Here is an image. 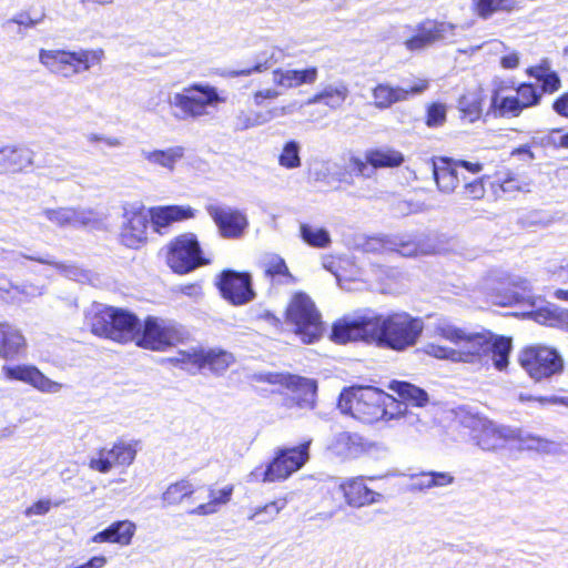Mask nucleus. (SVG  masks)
Wrapping results in <instances>:
<instances>
[{
	"instance_id": "nucleus-49",
	"label": "nucleus",
	"mask_w": 568,
	"mask_h": 568,
	"mask_svg": "<svg viewBox=\"0 0 568 568\" xmlns=\"http://www.w3.org/2000/svg\"><path fill=\"white\" fill-rule=\"evenodd\" d=\"M234 363V356L222 349H212L204 354L203 367L207 366L215 373L225 372Z\"/></svg>"
},
{
	"instance_id": "nucleus-6",
	"label": "nucleus",
	"mask_w": 568,
	"mask_h": 568,
	"mask_svg": "<svg viewBox=\"0 0 568 568\" xmlns=\"http://www.w3.org/2000/svg\"><path fill=\"white\" fill-rule=\"evenodd\" d=\"M285 321L305 344L316 342L324 331L321 313L313 300L303 292H296L291 297L285 311Z\"/></svg>"
},
{
	"instance_id": "nucleus-57",
	"label": "nucleus",
	"mask_w": 568,
	"mask_h": 568,
	"mask_svg": "<svg viewBox=\"0 0 568 568\" xmlns=\"http://www.w3.org/2000/svg\"><path fill=\"white\" fill-rule=\"evenodd\" d=\"M204 353L192 351H181L175 358L176 362L182 364H190L195 367H203Z\"/></svg>"
},
{
	"instance_id": "nucleus-39",
	"label": "nucleus",
	"mask_w": 568,
	"mask_h": 568,
	"mask_svg": "<svg viewBox=\"0 0 568 568\" xmlns=\"http://www.w3.org/2000/svg\"><path fill=\"white\" fill-rule=\"evenodd\" d=\"M513 440H516L518 443V447L521 449L536 450L542 454H552L558 449L555 442L525 433L520 429H516V436Z\"/></svg>"
},
{
	"instance_id": "nucleus-10",
	"label": "nucleus",
	"mask_w": 568,
	"mask_h": 568,
	"mask_svg": "<svg viewBox=\"0 0 568 568\" xmlns=\"http://www.w3.org/2000/svg\"><path fill=\"white\" fill-rule=\"evenodd\" d=\"M460 423L473 433L476 445L484 450H495L504 447L516 436V429L500 426L486 417L477 414L465 413L460 416Z\"/></svg>"
},
{
	"instance_id": "nucleus-35",
	"label": "nucleus",
	"mask_w": 568,
	"mask_h": 568,
	"mask_svg": "<svg viewBox=\"0 0 568 568\" xmlns=\"http://www.w3.org/2000/svg\"><path fill=\"white\" fill-rule=\"evenodd\" d=\"M233 491V485H226L222 488L210 487L209 501L193 508L190 510V514L195 516H209L217 513L222 506H225L231 500Z\"/></svg>"
},
{
	"instance_id": "nucleus-15",
	"label": "nucleus",
	"mask_w": 568,
	"mask_h": 568,
	"mask_svg": "<svg viewBox=\"0 0 568 568\" xmlns=\"http://www.w3.org/2000/svg\"><path fill=\"white\" fill-rule=\"evenodd\" d=\"M260 381L280 385L294 394L291 400L300 408H313L316 400L317 383L315 379L285 373H268L260 376Z\"/></svg>"
},
{
	"instance_id": "nucleus-47",
	"label": "nucleus",
	"mask_w": 568,
	"mask_h": 568,
	"mask_svg": "<svg viewBox=\"0 0 568 568\" xmlns=\"http://www.w3.org/2000/svg\"><path fill=\"white\" fill-rule=\"evenodd\" d=\"M285 506L286 501L284 499L270 501L264 506H258L252 509L247 519L256 524H268L277 517Z\"/></svg>"
},
{
	"instance_id": "nucleus-33",
	"label": "nucleus",
	"mask_w": 568,
	"mask_h": 568,
	"mask_svg": "<svg viewBox=\"0 0 568 568\" xmlns=\"http://www.w3.org/2000/svg\"><path fill=\"white\" fill-rule=\"evenodd\" d=\"M141 156L149 164L174 171L176 163L184 156V148L180 145L165 150H141Z\"/></svg>"
},
{
	"instance_id": "nucleus-30",
	"label": "nucleus",
	"mask_w": 568,
	"mask_h": 568,
	"mask_svg": "<svg viewBox=\"0 0 568 568\" xmlns=\"http://www.w3.org/2000/svg\"><path fill=\"white\" fill-rule=\"evenodd\" d=\"M33 152L27 148L4 146L0 149V172H21L31 166Z\"/></svg>"
},
{
	"instance_id": "nucleus-48",
	"label": "nucleus",
	"mask_w": 568,
	"mask_h": 568,
	"mask_svg": "<svg viewBox=\"0 0 568 568\" xmlns=\"http://www.w3.org/2000/svg\"><path fill=\"white\" fill-rule=\"evenodd\" d=\"M399 414L395 420L403 419L404 424L412 428V430L418 435L427 433L432 428V423L424 419L419 414L408 409L405 403L399 402Z\"/></svg>"
},
{
	"instance_id": "nucleus-22",
	"label": "nucleus",
	"mask_w": 568,
	"mask_h": 568,
	"mask_svg": "<svg viewBox=\"0 0 568 568\" xmlns=\"http://www.w3.org/2000/svg\"><path fill=\"white\" fill-rule=\"evenodd\" d=\"M295 106L296 103H291L283 106H275L267 111H258L254 109L240 110L234 116V128L239 131H245L256 126H262L275 118L292 114Z\"/></svg>"
},
{
	"instance_id": "nucleus-29",
	"label": "nucleus",
	"mask_w": 568,
	"mask_h": 568,
	"mask_svg": "<svg viewBox=\"0 0 568 568\" xmlns=\"http://www.w3.org/2000/svg\"><path fill=\"white\" fill-rule=\"evenodd\" d=\"M329 452L343 459L356 458L365 452L363 438L357 434L342 432L328 445Z\"/></svg>"
},
{
	"instance_id": "nucleus-42",
	"label": "nucleus",
	"mask_w": 568,
	"mask_h": 568,
	"mask_svg": "<svg viewBox=\"0 0 568 568\" xmlns=\"http://www.w3.org/2000/svg\"><path fill=\"white\" fill-rule=\"evenodd\" d=\"M73 69L77 74L89 71L92 67L101 64L104 59V50L97 49H80L71 51Z\"/></svg>"
},
{
	"instance_id": "nucleus-36",
	"label": "nucleus",
	"mask_w": 568,
	"mask_h": 568,
	"mask_svg": "<svg viewBox=\"0 0 568 568\" xmlns=\"http://www.w3.org/2000/svg\"><path fill=\"white\" fill-rule=\"evenodd\" d=\"M388 388L396 393L402 403L415 407H424L429 403V396L423 388L404 381H392Z\"/></svg>"
},
{
	"instance_id": "nucleus-2",
	"label": "nucleus",
	"mask_w": 568,
	"mask_h": 568,
	"mask_svg": "<svg viewBox=\"0 0 568 568\" xmlns=\"http://www.w3.org/2000/svg\"><path fill=\"white\" fill-rule=\"evenodd\" d=\"M338 408L343 414L372 424L379 420L396 419L399 402L392 395L373 386H358L344 389L338 399Z\"/></svg>"
},
{
	"instance_id": "nucleus-58",
	"label": "nucleus",
	"mask_w": 568,
	"mask_h": 568,
	"mask_svg": "<svg viewBox=\"0 0 568 568\" xmlns=\"http://www.w3.org/2000/svg\"><path fill=\"white\" fill-rule=\"evenodd\" d=\"M485 194V186L480 179L465 183L463 187V195L467 199L478 200Z\"/></svg>"
},
{
	"instance_id": "nucleus-63",
	"label": "nucleus",
	"mask_w": 568,
	"mask_h": 568,
	"mask_svg": "<svg viewBox=\"0 0 568 568\" xmlns=\"http://www.w3.org/2000/svg\"><path fill=\"white\" fill-rule=\"evenodd\" d=\"M368 164L369 163L366 161V159L362 160L361 158L357 156H351L348 160L347 168L358 175L368 176V174H366Z\"/></svg>"
},
{
	"instance_id": "nucleus-11",
	"label": "nucleus",
	"mask_w": 568,
	"mask_h": 568,
	"mask_svg": "<svg viewBox=\"0 0 568 568\" xmlns=\"http://www.w3.org/2000/svg\"><path fill=\"white\" fill-rule=\"evenodd\" d=\"M519 364L530 378L536 382L547 379L564 369V359L559 353L551 347L536 345L521 351Z\"/></svg>"
},
{
	"instance_id": "nucleus-55",
	"label": "nucleus",
	"mask_w": 568,
	"mask_h": 568,
	"mask_svg": "<svg viewBox=\"0 0 568 568\" xmlns=\"http://www.w3.org/2000/svg\"><path fill=\"white\" fill-rule=\"evenodd\" d=\"M446 105L442 103H434L428 108L426 124L430 128L440 126L446 121Z\"/></svg>"
},
{
	"instance_id": "nucleus-56",
	"label": "nucleus",
	"mask_w": 568,
	"mask_h": 568,
	"mask_svg": "<svg viewBox=\"0 0 568 568\" xmlns=\"http://www.w3.org/2000/svg\"><path fill=\"white\" fill-rule=\"evenodd\" d=\"M275 61L276 60L274 59V52H272L268 58H265V59L260 58L258 61L252 68L232 71L231 75L232 77H247V75L252 74L253 72H263V71L267 70L271 67V64L274 63Z\"/></svg>"
},
{
	"instance_id": "nucleus-46",
	"label": "nucleus",
	"mask_w": 568,
	"mask_h": 568,
	"mask_svg": "<svg viewBox=\"0 0 568 568\" xmlns=\"http://www.w3.org/2000/svg\"><path fill=\"white\" fill-rule=\"evenodd\" d=\"M194 490V486L190 480L182 479L169 485L161 498L168 506L179 505L184 498L192 496Z\"/></svg>"
},
{
	"instance_id": "nucleus-9",
	"label": "nucleus",
	"mask_w": 568,
	"mask_h": 568,
	"mask_svg": "<svg viewBox=\"0 0 568 568\" xmlns=\"http://www.w3.org/2000/svg\"><path fill=\"white\" fill-rule=\"evenodd\" d=\"M184 338V332L172 320L148 316L139 331L136 345L151 351L163 352Z\"/></svg>"
},
{
	"instance_id": "nucleus-28",
	"label": "nucleus",
	"mask_w": 568,
	"mask_h": 568,
	"mask_svg": "<svg viewBox=\"0 0 568 568\" xmlns=\"http://www.w3.org/2000/svg\"><path fill=\"white\" fill-rule=\"evenodd\" d=\"M39 62L51 73L63 78L77 75L73 69L71 51L65 50H39Z\"/></svg>"
},
{
	"instance_id": "nucleus-26",
	"label": "nucleus",
	"mask_w": 568,
	"mask_h": 568,
	"mask_svg": "<svg viewBox=\"0 0 568 568\" xmlns=\"http://www.w3.org/2000/svg\"><path fill=\"white\" fill-rule=\"evenodd\" d=\"M318 77L316 67L303 70L276 69L271 73L270 81L281 89H292L303 84H313Z\"/></svg>"
},
{
	"instance_id": "nucleus-25",
	"label": "nucleus",
	"mask_w": 568,
	"mask_h": 568,
	"mask_svg": "<svg viewBox=\"0 0 568 568\" xmlns=\"http://www.w3.org/2000/svg\"><path fill=\"white\" fill-rule=\"evenodd\" d=\"M27 349V339L20 328L1 322L0 323V357L3 359H16Z\"/></svg>"
},
{
	"instance_id": "nucleus-12",
	"label": "nucleus",
	"mask_w": 568,
	"mask_h": 568,
	"mask_svg": "<svg viewBox=\"0 0 568 568\" xmlns=\"http://www.w3.org/2000/svg\"><path fill=\"white\" fill-rule=\"evenodd\" d=\"M168 265L178 274H186L209 263L202 256L196 236L185 233L173 240L168 246Z\"/></svg>"
},
{
	"instance_id": "nucleus-62",
	"label": "nucleus",
	"mask_w": 568,
	"mask_h": 568,
	"mask_svg": "<svg viewBox=\"0 0 568 568\" xmlns=\"http://www.w3.org/2000/svg\"><path fill=\"white\" fill-rule=\"evenodd\" d=\"M51 508L50 500H39L26 509V516H42L49 513Z\"/></svg>"
},
{
	"instance_id": "nucleus-52",
	"label": "nucleus",
	"mask_w": 568,
	"mask_h": 568,
	"mask_svg": "<svg viewBox=\"0 0 568 568\" xmlns=\"http://www.w3.org/2000/svg\"><path fill=\"white\" fill-rule=\"evenodd\" d=\"M560 311L561 308L556 306L544 307L532 312L531 317L538 324L558 327L557 315Z\"/></svg>"
},
{
	"instance_id": "nucleus-23",
	"label": "nucleus",
	"mask_w": 568,
	"mask_h": 568,
	"mask_svg": "<svg viewBox=\"0 0 568 568\" xmlns=\"http://www.w3.org/2000/svg\"><path fill=\"white\" fill-rule=\"evenodd\" d=\"M346 504L351 507H364L382 501L383 495L369 489L363 477L343 479L338 485Z\"/></svg>"
},
{
	"instance_id": "nucleus-50",
	"label": "nucleus",
	"mask_w": 568,
	"mask_h": 568,
	"mask_svg": "<svg viewBox=\"0 0 568 568\" xmlns=\"http://www.w3.org/2000/svg\"><path fill=\"white\" fill-rule=\"evenodd\" d=\"M530 74L541 83V89L545 93H554L560 88V79L558 74L548 68H534L530 70Z\"/></svg>"
},
{
	"instance_id": "nucleus-61",
	"label": "nucleus",
	"mask_w": 568,
	"mask_h": 568,
	"mask_svg": "<svg viewBox=\"0 0 568 568\" xmlns=\"http://www.w3.org/2000/svg\"><path fill=\"white\" fill-rule=\"evenodd\" d=\"M507 52L500 59V65L503 69L513 70L519 65V53L515 50H506Z\"/></svg>"
},
{
	"instance_id": "nucleus-53",
	"label": "nucleus",
	"mask_w": 568,
	"mask_h": 568,
	"mask_svg": "<svg viewBox=\"0 0 568 568\" xmlns=\"http://www.w3.org/2000/svg\"><path fill=\"white\" fill-rule=\"evenodd\" d=\"M281 88L273 84V87H260L252 92V101L256 106H261L265 101L276 100L281 94Z\"/></svg>"
},
{
	"instance_id": "nucleus-59",
	"label": "nucleus",
	"mask_w": 568,
	"mask_h": 568,
	"mask_svg": "<svg viewBox=\"0 0 568 568\" xmlns=\"http://www.w3.org/2000/svg\"><path fill=\"white\" fill-rule=\"evenodd\" d=\"M85 140L89 143H103L109 148H120L122 145V140L118 136H106L94 132L87 134Z\"/></svg>"
},
{
	"instance_id": "nucleus-32",
	"label": "nucleus",
	"mask_w": 568,
	"mask_h": 568,
	"mask_svg": "<svg viewBox=\"0 0 568 568\" xmlns=\"http://www.w3.org/2000/svg\"><path fill=\"white\" fill-rule=\"evenodd\" d=\"M349 90L344 81H337L325 85L318 93L313 95L307 103H324L329 109H339L348 98Z\"/></svg>"
},
{
	"instance_id": "nucleus-24",
	"label": "nucleus",
	"mask_w": 568,
	"mask_h": 568,
	"mask_svg": "<svg viewBox=\"0 0 568 568\" xmlns=\"http://www.w3.org/2000/svg\"><path fill=\"white\" fill-rule=\"evenodd\" d=\"M149 216L153 229L162 234L173 223L194 217L195 210L189 205L156 206L151 209Z\"/></svg>"
},
{
	"instance_id": "nucleus-7",
	"label": "nucleus",
	"mask_w": 568,
	"mask_h": 568,
	"mask_svg": "<svg viewBox=\"0 0 568 568\" xmlns=\"http://www.w3.org/2000/svg\"><path fill=\"white\" fill-rule=\"evenodd\" d=\"M541 93L532 84L523 83L511 88L504 82L495 85L490 98V110L496 116L515 118L525 109L539 103Z\"/></svg>"
},
{
	"instance_id": "nucleus-41",
	"label": "nucleus",
	"mask_w": 568,
	"mask_h": 568,
	"mask_svg": "<svg viewBox=\"0 0 568 568\" xmlns=\"http://www.w3.org/2000/svg\"><path fill=\"white\" fill-rule=\"evenodd\" d=\"M483 90L474 88L466 91L458 100V109L470 122L477 120L481 114Z\"/></svg>"
},
{
	"instance_id": "nucleus-37",
	"label": "nucleus",
	"mask_w": 568,
	"mask_h": 568,
	"mask_svg": "<svg viewBox=\"0 0 568 568\" xmlns=\"http://www.w3.org/2000/svg\"><path fill=\"white\" fill-rule=\"evenodd\" d=\"M433 172L438 189L445 193L453 192L460 181L456 165L446 159H442L438 163L435 162Z\"/></svg>"
},
{
	"instance_id": "nucleus-60",
	"label": "nucleus",
	"mask_w": 568,
	"mask_h": 568,
	"mask_svg": "<svg viewBox=\"0 0 568 568\" xmlns=\"http://www.w3.org/2000/svg\"><path fill=\"white\" fill-rule=\"evenodd\" d=\"M412 489L425 490L433 488L432 471L412 476Z\"/></svg>"
},
{
	"instance_id": "nucleus-45",
	"label": "nucleus",
	"mask_w": 568,
	"mask_h": 568,
	"mask_svg": "<svg viewBox=\"0 0 568 568\" xmlns=\"http://www.w3.org/2000/svg\"><path fill=\"white\" fill-rule=\"evenodd\" d=\"M301 143L296 140L286 141L277 156V163L285 170H296L302 166Z\"/></svg>"
},
{
	"instance_id": "nucleus-4",
	"label": "nucleus",
	"mask_w": 568,
	"mask_h": 568,
	"mask_svg": "<svg viewBox=\"0 0 568 568\" xmlns=\"http://www.w3.org/2000/svg\"><path fill=\"white\" fill-rule=\"evenodd\" d=\"M226 97L221 90L207 82H195L172 93L168 103L173 116L178 120H200L213 116L221 105L226 103Z\"/></svg>"
},
{
	"instance_id": "nucleus-18",
	"label": "nucleus",
	"mask_w": 568,
	"mask_h": 568,
	"mask_svg": "<svg viewBox=\"0 0 568 568\" xmlns=\"http://www.w3.org/2000/svg\"><path fill=\"white\" fill-rule=\"evenodd\" d=\"M1 375L11 382H22L45 394H57L63 384L47 377L38 367L29 364L3 365Z\"/></svg>"
},
{
	"instance_id": "nucleus-27",
	"label": "nucleus",
	"mask_w": 568,
	"mask_h": 568,
	"mask_svg": "<svg viewBox=\"0 0 568 568\" xmlns=\"http://www.w3.org/2000/svg\"><path fill=\"white\" fill-rule=\"evenodd\" d=\"M135 531L136 525L133 521L129 519L118 520L93 535L91 540L94 544L111 542L125 547L131 545Z\"/></svg>"
},
{
	"instance_id": "nucleus-64",
	"label": "nucleus",
	"mask_w": 568,
	"mask_h": 568,
	"mask_svg": "<svg viewBox=\"0 0 568 568\" xmlns=\"http://www.w3.org/2000/svg\"><path fill=\"white\" fill-rule=\"evenodd\" d=\"M433 488L446 487L454 483V476L447 471H432Z\"/></svg>"
},
{
	"instance_id": "nucleus-20",
	"label": "nucleus",
	"mask_w": 568,
	"mask_h": 568,
	"mask_svg": "<svg viewBox=\"0 0 568 568\" xmlns=\"http://www.w3.org/2000/svg\"><path fill=\"white\" fill-rule=\"evenodd\" d=\"M219 287L222 296L233 305L246 304L255 296L247 273L224 271L220 276Z\"/></svg>"
},
{
	"instance_id": "nucleus-19",
	"label": "nucleus",
	"mask_w": 568,
	"mask_h": 568,
	"mask_svg": "<svg viewBox=\"0 0 568 568\" xmlns=\"http://www.w3.org/2000/svg\"><path fill=\"white\" fill-rule=\"evenodd\" d=\"M427 88L428 81L425 79H418L408 87L378 83L372 90L373 105L378 110H386L395 103L407 101L410 95L423 93Z\"/></svg>"
},
{
	"instance_id": "nucleus-14",
	"label": "nucleus",
	"mask_w": 568,
	"mask_h": 568,
	"mask_svg": "<svg viewBox=\"0 0 568 568\" xmlns=\"http://www.w3.org/2000/svg\"><path fill=\"white\" fill-rule=\"evenodd\" d=\"M205 211L213 220L221 237L242 239L248 229V219L244 211L222 204H207Z\"/></svg>"
},
{
	"instance_id": "nucleus-40",
	"label": "nucleus",
	"mask_w": 568,
	"mask_h": 568,
	"mask_svg": "<svg viewBox=\"0 0 568 568\" xmlns=\"http://www.w3.org/2000/svg\"><path fill=\"white\" fill-rule=\"evenodd\" d=\"M396 251L403 256L427 255L434 252V246L427 243L424 237H412L403 235L394 243Z\"/></svg>"
},
{
	"instance_id": "nucleus-43",
	"label": "nucleus",
	"mask_w": 568,
	"mask_h": 568,
	"mask_svg": "<svg viewBox=\"0 0 568 568\" xmlns=\"http://www.w3.org/2000/svg\"><path fill=\"white\" fill-rule=\"evenodd\" d=\"M300 235L306 244L316 248H326L332 242L326 229L307 223L301 224Z\"/></svg>"
},
{
	"instance_id": "nucleus-5",
	"label": "nucleus",
	"mask_w": 568,
	"mask_h": 568,
	"mask_svg": "<svg viewBox=\"0 0 568 568\" xmlns=\"http://www.w3.org/2000/svg\"><path fill=\"white\" fill-rule=\"evenodd\" d=\"M87 322L94 335L122 344L136 343L140 331L139 318L126 310L94 305L87 314Z\"/></svg>"
},
{
	"instance_id": "nucleus-8",
	"label": "nucleus",
	"mask_w": 568,
	"mask_h": 568,
	"mask_svg": "<svg viewBox=\"0 0 568 568\" xmlns=\"http://www.w3.org/2000/svg\"><path fill=\"white\" fill-rule=\"evenodd\" d=\"M311 442H305L296 447L280 448L274 458L268 463L260 478L258 470L250 474L253 480L274 483L287 479L293 473L301 469L310 458Z\"/></svg>"
},
{
	"instance_id": "nucleus-16",
	"label": "nucleus",
	"mask_w": 568,
	"mask_h": 568,
	"mask_svg": "<svg viewBox=\"0 0 568 568\" xmlns=\"http://www.w3.org/2000/svg\"><path fill=\"white\" fill-rule=\"evenodd\" d=\"M138 440L119 439L111 448L99 450L97 457L89 460V467L101 474H108L114 466L129 467L138 454Z\"/></svg>"
},
{
	"instance_id": "nucleus-1",
	"label": "nucleus",
	"mask_w": 568,
	"mask_h": 568,
	"mask_svg": "<svg viewBox=\"0 0 568 568\" xmlns=\"http://www.w3.org/2000/svg\"><path fill=\"white\" fill-rule=\"evenodd\" d=\"M423 329V320L408 313L377 314L367 311L336 322L332 329V338L341 344L364 341L403 352L417 343Z\"/></svg>"
},
{
	"instance_id": "nucleus-44",
	"label": "nucleus",
	"mask_w": 568,
	"mask_h": 568,
	"mask_svg": "<svg viewBox=\"0 0 568 568\" xmlns=\"http://www.w3.org/2000/svg\"><path fill=\"white\" fill-rule=\"evenodd\" d=\"M489 351L491 353L494 366L498 371H503L508 365V356L511 351V339L508 337H496L488 336Z\"/></svg>"
},
{
	"instance_id": "nucleus-31",
	"label": "nucleus",
	"mask_w": 568,
	"mask_h": 568,
	"mask_svg": "<svg viewBox=\"0 0 568 568\" xmlns=\"http://www.w3.org/2000/svg\"><path fill=\"white\" fill-rule=\"evenodd\" d=\"M523 0H471L470 6L478 18L488 20L498 12H518L523 9Z\"/></svg>"
},
{
	"instance_id": "nucleus-54",
	"label": "nucleus",
	"mask_w": 568,
	"mask_h": 568,
	"mask_svg": "<svg viewBox=\"0 0 568 568\" xmlns=\"http://www.w3.org/2000/svg\"><path fill=\"white\" fill-rule=\"evenodd\" d=\"M44 18H45L44 13H40L38 16H31L29 12L22 11V12H18L12 18L7 20L4 24L9 26L11 23H14L20 27L33 28V27L42 23Z\"/></svg>"
},
{
	"instance_id": "nucleus-13",
	"label": "nucleus",
	"mask_w": 568,
	"mask_h": 568,
	"mask_svg": "<svg viewBox=\"0 0 568 568\" xmlns=\"http://www.w3.org/2000/svg\"><path fill=\"white\" fill-rule=\"evenodd\" d=\"M121 243L129 248H140L148 241L149 213L141 203L123 205Z\"/></svg>"
},
{
	"instance_id": "nucleus-38",
	"label": "nucleus",
	"mask_w": 568,
	"mask_h": 568,
	"mask_svg": "<svg viewBox=\"0 0 568 568\" xmlns=\"http://www.w3.org/2000/svg\"><path fill=\"white\" fill-rule=\"evenodd\" d=\"M262 265L265 275L272 280L278 277V283L281 284H294L296 282V278L290 273L284 258L277 254H266Z\"/></svg>"
},
{
	"instance_id": "nucleus-3",
	"label": "nucleus",
	"mask_w": 568,
	"mask_h": 568,
	"mask_svg": "<svg viewBox=\"0 0 568 568\" xmlns=\"http://www.w3.org/2000/svg\"><path fill=\"white\" fill-rule=\"evenodd\" d=\"M436 334L450 342L455 347H447L435 343L424 346L425 354L437 359H446L453 363H476L488 354V335L481 333H468L452 324H439Z\"/></svg>"
},
{
	"instance_id": "nucleus-34",
	"label": "nucleus",
	"mask_w": 568,
	"mask_h": 568,
	"mask_svg": "<svg viewBox=\"0 0 568 568\" xmlns=\"http://www.w3.org/2000/svg\"><path fill=\"white\" fill-rule=\"evenodd\" d=\"M365 159L374 169H394L400 166L405 161L400 151L388 146L367 150Z\"/></svg>"
},
{
	"instance_id": "nucleus-21",
	"label": "nucleus",
	"mask_w": 568,
	"mask_h": 568,
	"mask_svg": "<svg viewBox=\"0 0 568 568\" xmlns=\"http://www.w3.org/2000/svg\"><path fill=\"white\" fill-rule=\"evenodd\" d=\"M40 215L59 227L88 226L97 221L92 211L75 207H47Z\"/></svg>"
},
{
	"instance_id": "nucleus-17",
	"label": "nucleus",
	"mask_w": 568,
	"mask_h": 568,
	"mask_svg": "<svg viewBox=\"0 0 568 568\" xmlns=\"http://www.w3.org/2000/svg\"><path fill=\"white\" fill-rule=\"evenodd\" d=\"M457 26L446 21L427 20L420 23L416 33L405 41L409 51H420L436 42L450 41L456 37Z\"/></svg>"
},
{
	"instance_id": "nucleus-51",
	"label": "nucleus",
	"mask_w": 568,
	"mask_h": 568,
	"mask_svg": "<svg viewBox=\"0 0 568 568\" xmlns=\"http://www.w3.org/2000/svg\"><path fill=\"white\" fill-rule=\"evenodd\" d=\"M9 288H2L6 293L11 294V297L13 300H17V302H22L26 298L34 297L42 295L43 287L37 286L33 284H24V285H12L9 284Z\"/></svg>"
}]
</instances>
